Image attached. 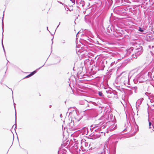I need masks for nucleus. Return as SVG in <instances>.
Wrapping results in <instances>:
<instances>
[{
    "instance_id": "774afa93",
    "label": "nucleus",
    "mask_w": 154,
    "mask_h": 154,
    "mask_svg": "<svg viewBox=\"0 0 154 154\" xmlns=\"http://www.w3.org/2000/svg\"><path fill=\"white\" fill-rule=\"evenodd\" d=\"M126 130V129H125L124 130V131H125Z\"/></svg>"
},
{
    "instance_id": "423d86ee",
    "label": "nucleus",
    "mask_w": 154,
    "mask_h": 154,
    "mask_svg": "<svg viewBox=\"0 0 154 154\" xmlns=\"http://www.w3.org/2000/svg\"><path fill=\"white\" fill-rule=\"evenodd\" d=\"M95 125H98L97 126L99 127L101 130L106 128L107 127L106 123L103 122H100L98 124H97Z\"/></svg>"
},
{
    "instance_id": "6e6552de",
    "label": "nucleus",
    "mask_w": 154,
    "mask_h": 154,
    "mask_svg": "<svg viewBox=\"0 0 154 154\" xmlns=\"http://www.w3.org/2000/svg\"><path fill=\"white\" fill-rule=\"evenodd\" d=\"M129 12H130L129 14L131 16L134 15L135 14V5H133L131 6L130 7H129Z\"/></svg>"
},
{
    "instance_id": "7c9ffc66",
    "label": "nucleus",
    "mask_w": 154,
    "mask_h": 154,
    "mask_svg": "<svg viewBox=\"0 0 154 154\" xmlns=\"http://www.w3.org/2000/svg\"><path fill=\"white\" fill-rule=\"evenodd\" d=\"M108 2L110 5H112V0H109Z\"/></svg>"
},
{
    "instance_id": "09e8293b",
    "label": "nucleus",
    "mask_w": 154,
    "mask_h": 154,
    "mask_svg": "<svg viewBox=\"0 0 154 154\" xmlns=\"http://www.w3.org/2000/svg\"><path fill=\"white\" fill-rule=\"evenodd\" d=\"M72 112H69V115H70V114H72Z\"/></svg>"
},
{
    "instance_id": "c85d7f7f",
    "label": "nucleus",
    "mask_w": 154,
    "mask_h": 154,
    "mask_svg": "<svg viewBox=\"0 0 154 154\" xmlns=\"http://www.w3.org/2000/svg\"><path fill=\"white\" fill-rule=\"evenodd\" d=\"M134 49V48L133 47H131L129 49H128V52H131Z\"/></svg>"
},
{
    "instance_id": "4be33fe9",
    "label": "nucleus",
    "mask_w": 154,
    "mask_h": 154,
    "mask_svg": "<svg viewBox=\"0 0 154 154\" xmlns=\"http://www.w3.org/2000/svg\"><path fill=\"white\" fill-rule=\"evenodd\" d=\"M4 13L3 14V17L2 18V30H3V32H2V35H3V33L4 32V29H3V27H4V23H3V19H4Z\"/></svg>"
},
{
    "instance_id": "69168bd1",
    "label": "nucleus",
    "mask_w": 154,
    "mask_h": 154,
    "mask_svg": "<svg viewBox=\"0 0 154 154\" xmlns=\"http://www.w3.org/2000/svg\"><path fill=\"white\" fill-rule=\"evenodd\" d=\"M11 91H12V89L10 88Z\"/></svg>"
},
{
    "instance_id": "f704fd0d",
    "label": "nucleus",
    "mask_w": 154,
    "mask_h": 154,
    "mask_svg": "<svg viewBox=\"0 0 154 154\" xmlns=\"http://www.w3.org/2000/svg\"><path fill=\"white\" fill-rule=\"evenodd\" d=\"M65 41L64 40H63V41H62V43L63 44H64L65 43Z\"/></svg>"
},
{
    "instance_id": "9b49d317",
    "label": "nucleus",
    "mask_w": 154,
    "mask_h": 154,
    "mask_svg": "<svg viewBox=\"0 0 154 154\" xmlns=\"http://www.w3.org/2000/svg\"><path fill=\"white\" fill-rule=\"evenodd\" d=\"M82 37L83 38V39L84 41H85L86 42H87V40L88 41L90 42H91V41L92 40L87 35H86L85 34L84 35L83 34H82Z\"/></svg>"
},
{
    "instance_id": "603ef678",
    "label": "nucleus",
    "mask_w": 154,
    "mask_h": 154,
    "mask_svg": "<svg viewBox=\"0 0 154 154\" xmlns=\"http://www.w3.org/2000/svg\"><path fill=\"white\" fill-rule=\"evenodd\" d=\"M85 12H86V11H83V13H84V14H85Z\"/></svg>"
},
{
    "instance_id": "f257e3e1",
    "label": "nucleus",
    "mask_w": 154,
    "mask_h": 154,
    "mask_svg": "<svg viewBox=\"0 0 154 154\" xmlns=\"http://www.w3.org/2000/svg\"><path fill=\"white\" fill-rule=\"evenodd\" d=\"M125 73V72H123L121 73L117 77L116 80H117V81L119 80L120 82L121 83H123L125 85H127V84L128 85H130L129 80L130 79L132 78L133 82L135 83V78L134 77L133 75L134 73V70H133L130 72L129 75H128H128L126 74H125L124 76H123L121 77L123 74Z\"/></svg>"
},
{
    "instance_id": "a19ab883",
    "label": "nucleus",
    "mask_w": 154,
    "mask_h": 154,
    "mask_svg": "<svg viewBox=\"0 0 154 154\" xmlns=\"http://www.w3.org/2000/svg\"><path fill=\"white\" fill-rule=\"evenodd\" d=\"M53 38H54V37H53V38L51 39V41H52V44H53Z\"/></svg>"
},
{
    "instance_id": "c03bdc74",
    "label": "nucleus",
    "mask_w": 154,
    "mask_h": 154,
    "mask_svg": "<svg viewBox=\"0 0 154 154\" xmlns=\"http://www.w3.org/2000/svg\"><path fill=\"white\" fill-rule=\"evenodd\" d=\"M71 108V107H70L68 109V112H69V110H70V108Z\"/></svg>"
},
{
    "instance_id": "ddd939ff",
    "label": "nucleus",
    "mask_w": 154,
    "mask_h": 154,
    "mask_svg": "<svg viewBox=\"0 0 154 154\" xmlns=\"http://www.w3.org/2000/svg\"><path fill=\"white\" fill-rule=\"evenodd\" d=\"M74 125V122L73 121L71 120L70 122L68 123L67 126L69 129H72Z\"/></svg>"
},
{
    "instance_id": "c9c22d12",
    "label": "nucleus",
    "mask_w": 154,
    "mask_h": 154,
    "mask_svg": "<svg viewBox=\"0 0 154 154\" xmlns=\"http://www.w3.org/2000/svg\"><path fill=\"white\" fill-rule=\"evenodd\" d=\"M101 154H105V150H104V152H102Z\"/></svg>"
},
{
    "instance_id": "864d4df0",
    "label": "nucleus",
    "mask_w": 154,
    "mask_h": 154,
    "mask_svg": "<svg viewBox=\"0 0 154 154\" xmlns=\"http://www.w3.org/2000/svg\"><path fill=\"white\" fill-rule=\"evenodd\" d=\"M88 109H88L86 108V110H88V109Z\"/></svg>"
},
{
    "instance_id": "9d476101",
    "label": "nucleus",
    "mask_w": 154,
    "mask_h": 154,
    "mask_svg": "<svg viewBox=\"0 0 154 154\" xmlns=\"http://www.w3.org/2000/svg\"><path fill=\"white\" fill-rule=\"evenodd\" d=\"M76 3L79 6H82L83 8L85 5V2L83 0H78L76 1Z\"/></svg>"
},
{
    "instance_id": "4468645a",
    "label": "nucleus",
    "mask_w": 154,
    "mask_h": 154,
    "mask_svg": "<svg viewBox=\"0 0 154 154\" xmlns=\"http://www.w3.org/2000/svg\"><path fill=\"white\" fill-rule=\"evenodd\" d=\"M85 103L84 105V107H86V108L87 107H88L90 106V104H92L94 105L95 104H96V103L94 102H93L92 101L90 102V104L88 103V102L86 100V101H85Z\"/></svg>"
},
{
    "instance_id": "6e6d98bb",
    "label": "nucleus",
    "mask_w": 154,
    "mask_h": 154,
    "mask_svg": "<svg viewBox=\"0 0 154 154\" xmlns=\"http://www.w3.org/2000/svg\"><path fill=\"white\" fill-rule=\"evenodd\" d=\"M103 133V132H100V133Z\"/></svg>"
},
{
    "instance_id": "dca6fc26",
    "label": "nucleus",
    "mask_w": 154,
    "mask_h": 154,
    "mask_svg": "<svg viewBox=\"0 0 154 154\" xmlns=\"http://www.w3.org/2000/svg\"><path fill=\"white\" fill-rule=\"evenodd\" d=\"M129 10V7H126L123 8L122 10V12L123 13L127 14V12L128 10Z\"/></svg>"
},
{
    "instance_id": "37998d69",
    "label": "nucleus",
    "mask_w": 154,
    "mask_h": 154,
    "mask_svg": "<svg viewBox=\"0 0 154 154\" xmlns=\"http://www.w3.org/2000/svg\"><path fill=\"white\" fill-rule=\"evenodd\" d=\"M60 22L59 23V24L57 26V29L58 27L59 26L60 24Z\"/></svg>"
},
{
    "instance_id": "20e7f679",
    "label": "nucleus",
    "mask_w": 154,
    "mask_h": 154,
    "mask_svg": "<svg viewBox=\"0 0 154 154\" xmlns=\"http://www.w3.org/2000/svg\"><path fill=\"white\" fill-rule=\"evenodd\" d=\"M107 94H109V95L108 96L109 98L113 97L114 98L116 99L118 98L117 92L115 90H106V91Z\"/></svg>"
},
{
    "instance_id": "2f4dec72",
    "label": "nucleus",
    "mask_w": 154,
    "mask_h": 154,
    "mask_svg": "<svg viewBox=\"0 0 154 154\" xmlns=\"http://www.w3.org/2000/svg\"><path fill=\"white\" fill-rule=\"evenodd\" d=\"M138 30L140 31V32H143V30L142 29L141 27H139V29H138Z\"/></svg>"
},
{
    "instance_id": "79ce46f5",
    "label": "nucleus",
    "mask_w": 154,
    "mask_h": 154,
    "mask_svg": "<svg viewBox=\"0 0 154 154\" xmlns=\"http://www.w3.org/2000/svg\"><path fill=\"white\" fill-rule=\"evenodd\" d=\"M60 118H62L63 117L62 114H61L60 115Z\"/></svg>"
},
{
    "instance_id": "5701e85b",
    "label": "nucleus",
    "mask_w": 154,
    "mask_h": 154,
    "mask_svg": "<svg viewBox=\"0 0 154 154\" xmlns=\"http://www.w3.org/2000/svg\"><path fill=\"white\" fill-rule=\"evenodd\" d=\"M3 36H2V47H3V50L4 51V52L5 54H6L5 51V48L4 47V45H3Z\"/></svg>"
},
{
    "instance_id": "ea45409f",
    "label": "nucleus",
    "mask_w": 154,
    "mask_h": 154,
    "mask_svg": "<svg viewBox=\"0 0 154 154\" xmlns=\"http://www.w3.org/2000/svg\"><path fill=\"white\" fill-rule=\"evenodd\" d=\"M14 108H15V106L16 105V104L14 103Z\"/></svg>"
},
{
    "instance_id": "58836bf2",
    "label": "nucleus",
    "mask_w": 154,
    "mask_h": 154,
    "mask_svg": "<svg viewBox=\"0 0 154 154\" xmlns=\"http://www.w3.org/2000/svg\"><path fill=\"white\" fill-rule=\"evenodd\" d=\"M68 10H69V11H72L73 10V9H68Z\"/></svg>"
},
{
    "instance_id": "72a5a7b5",
    "label": "nucleus",
    "mask_w": 154,
    "mask_h": 154,
    "mask_svg": "<svg viewBox=\"0 0 154 154\" xmlns=\"http://www.w3.org/2000/svg\"><path fill=\"white\" fill-rule=\"evenodd\" d=\"M70 1L72 2V3H74L75 4V0H70Z\"/></svg>"
},
{
    "instance_id": "680f3d73",
    "label": "nucleus",
    "mask_w": 154,
    "mask_h": 154,
    "mask_svg": "<svg viewBox=\"0 0 154 154\" xmlns=\"http://www.w3.org/2000/svg\"><path fill=\"white\" fill-rule=\"evenodd\" d=\"M54 34H51V35H54Z\"/></svg>"
},
{
    "instance_id": "473e14b6",
    "label": "nucleus",
    "mask_w": 154,
    "mask_h": 154,
    "mask_svg": "<svg viewBox=\"0 0 154 154\" xmlns=\"http://www.w3.org/2000/svg\"><path fill=\"white\" fill-rule=\"evenodd\" d=\"M31 76V75H30V74H29V75H28L27 76H26L24 79L27 78H29V77H30Z\"/></svg>"
},
{
    "instance_id": "e2e57ef3",
    "label": "nucleus",
    "mask_w": 154,
    "mask_h": 154,
    "mask_svg": "<svg viewBox=\"0 0 154 154\" xmlns=\"http://www.w3.org/2000/svg\"><path fill=\"white\" fill-rule=\"evenodd\" d=\"M112 13H111V16H112Z\"/></svg>"
},
{
    "instance_id": "39448f33",
    "label": "nucleus",
    "mask_w": 154,
    "mask_h": 154,
    "mask_svg": "<svg viewBox=\"0 0 154 154\" xmlns=\"http://www.w3.org/2000/svg\"><path fill=\"white\" fill-rule=\"evenodd\" d=\"M96 69L98 71L100 70H103L105 67L104 62L103 61H101L99 63H97Z\"/></svg>"
},
{
    "instance_id": "49530a36",
    "label": "nucleus",
    "mask_w": 154,
    "mask_h": 154,
    "mask_svg": "<svg viewBox=\"0 0 154 154\" xmlns=\"http://www.w3.org/2000/svg\"><path fill=\"white\" fill-rule=\"evenodd\" d=\"M130 94H132V91H130Z\"/></svg>"
},
{
    "instance_id": "bf43d9fd",
    "label": "nucleus",
    "mask_w": 154,
    "mask_h": 154,
    "mask_svg": "<svg viewBox=\"0 0 154 154\" xmlns=\"http://www.w3.org/2000/svg\"><path fill=\"white\" fill-rule=\"evenodd\" d=\"M88 8H86V9H85V10H86L88 9Z\"/></svg>"
},
{
    "instance_id": "0eeeda50",
    "label": "nucleus",
    "mask_w": 154,
    "mask_h": 154,
    "mask_svg": "<svg viewBox=\"0 0 154 154\" xmlns=\"http://www.w3.org/2000/svg\"><path fill=\"white\" fill-rule=\"evenodd\" d=\"M135 113L134 112H131L129 113L130 118L131 122L133 124H135V118L134 115Z\"/></svg>"
},
{
    "instance_id": "de8ad7c7",
    "label": "nucleus",
    "mask_w": 154,
    "mask_h": 154,
    "mask_svg": "<svg viewBox=\"0 0 154 154\" xmlns=\"http://www.w3.org/2000/svg\"><path fill=\"white\" fill-rule=\"evenodd\" d=\"M58 2L60 4H62V2Z\"/></svg>"
},
{
    "instance_id": "6ab92c4d",
    "label": "nucleus",
    "mask_w": 154,
    "mask_h": 154,
    "mask_svg": "<svg viewBox=\"0 0 154 154\" xmlns=\"http://www.w3.org/2000/svg\"><path fill=\"white\" fill-rule=\"evenodd\" d=\"M116 88L118 90H119L121 92L124 91L125 89L119 86H116Z\"/></svg>"
},
{
    "instance_id": "338daca9",
    "label": "nucleus",
    "mask_w": 154,
    "mask_h": 154,
    "mask_svg": "<svg viewBox=\"0 0 154 154\" xmlns=\"http://www.w3.org/2000/svg\"><path fill=\"white\" fill-rule=\"evenodd\" d=\"M88 5H90V3H88Z\"/></svg>"
},
{
    "instance_id": "5fc2aeb1",
    "label": "nucleus",
    "mask_w": 154,
    "mask_h": 154,
    "mask_svg": "<svg viewBox=\"0 0 154 154\" xmlns=\"http://www.w3.org/2000/svg\"><path fill=\"white\" fill-rule=\"evenodd\" d=\"M127 87H130V86H128V85H127Z\"/></svg>"
},
{
    "instance_id": "a878e982",
    "label": "nucleus",
    "mask_w": 154,
    "mask_h": 154,
    "mask_svg": "<svg viewBox=\"0 0 154 154\" xmlns=\"http://www.w3.org/2000/svg\"><path fill=\"white\" fill-rule=\"evenodd\" d=\"M78 143H75L73 146L74 147L75 149H78Z\"/></svg>"
},
{
    "instance_id": "412c9836",
    "label": "nucleus",
    "mask_w": 154,
    "mask_h": 154,
    "mask_svg": "<svg viewBox=\"0 0 154 154\" xmlns=\"http://www.w3.org/2000/svg\"><path fill=\"white\" fill-rule=\"evenodd\" d=\"M85 76L84 74L82 72H81L80 73H79V72L78 73L77 76L79 78L81 77H82L84 76Z\"/></svg>"
},
{
    "instance_id": "a18cd8bd",
    "label": "nucleus",
    "mask_w": 154,
    "mask_h": 154,
    "mask_svg": "<svg viewBox=\"0 0 154 154\" xmlns=\"http://www.w3.org/2000/svg\"><path fill=\"white\" fill-rule=\"evenodd\" d=\"M137 131H138L139 130L138 128V125H137Z\"/></svg>"
},
{
    "instance_id": "0e129e2a",
    "label": "nucleus",
    "mask_w": 154,
    "mask_h": 154,
    "mask_svg": "<svg viewBox=\"0 0 154 154\" xmlns=\"http://www.w3.org/2000/svg\"><path fill=\"white\" fill-rule=\"evenodd\" d=\"M134 134H135V132L133 133Z\"/></svg>"
},
{
    "instance_id": "7ed1b4c3",
    "label": "nucleus",
    "mask_w": 154,
    "mask_h": 154,
    "mask_svg": "<svg viewBox=\"0 0 154 154\" xmlns=\"http://www.w3.org/2000/svg\"><path fill=\"white\" fill-rule=\"evenodd\" d=\"M120 29H121L117 25L109 26L107 28V31L116 37H121L122 34L120 32Z\"/></svg>"
},
{
    "instance_id": "a211bd4d",
    "label": "nucleus",
    "mask_w": 154,
    "mask_h": 154,
    "mask_svg": "<svg viewBox=\"0 0 154 154\" xmlns=\"http://www.w3.org/2000/svg\"><path fill=\"white\" fill-rule=\"evenodd\" d=\"M103 20H102L100 22V23H98L97 24L98 27H101L103 28Z\"/></svg>"
},
{
    "instance_id": "393cba45",
    "label": "nucleus",
    "mask_w": 154,
    "mask_h": 154,
    "mask_svg": "<svg viewBox=\"0 0 154 154\" xmlns=\"http://www.w3.org/2000/svg\"><path fill=\"white\" fill-rule=\"evenodd\" d=\"M86 100H83L80 101L79 102V104L80 105H84L85 103V101H86Z\"/></svg>"
},
{
    "instance_id": "3c124183",
    "label": "nucleus",
    "mask_w": 154,
    "mask_h": 154,
    "mask_svg": "<svg viewBox=\"0 0 154 154\" xmlns=\"http://www.w3.org/2000/svg\"><path fill=\"white\" fill-rule=\"evenodd\" d=\"M77 7L79 9V6H77Z\"/></svg>"
},
{
    "instance_id": "2eb2a0df",
    "label": "nucleus",
    "mask_w": 154,
    "mask_h": 154,
    "mask_svg": "<svg viewBox=\"0 0 154 154\" xmlns=\"http://www.w3.org/2000/svg\"><path fill=\"white\" fill-rule=\"evenodd\" d=\"M45 65V64H44L42 66L40 67L39 68L37 69L36 70L33 71L32 72H31L30 74L31 75V76H32L34 75L37 72V71H38L39 69H40L41 68H42L43 66Z\"/></svg>"
},
{
    "instance_id": "8fccbe9b",
    "label": "nucleus",
    "mask_w": 154,
    "mask_h": 154,
    "mask_svg": "<svg viewBox=\"0 0 154 154\" xmlns=\"http://www.w3.org/2000/svg\"><path fill=\"white\" fill-rule=\"evenodd\" d=\"M48 27H47V30L48 31H49V30H48Z\"/></svg>"
},
{
    "instance_id": "b1692460",
    "label": "nucleus",
    "mask_w": 154,
    "mask_h": 154,
    "mask_svg": "<svg viewBox=\"0 0 154 154\" xmlns=\"http://www.w3.org/2000/svg\"><path fill=\"white\" fill-rule=\"evenodd\" d=\"M94 131H95L96 132H98L99 133L98 134H100V132L101 131V129L99 127L97 129H95L94 130Z\"/></svg>"
},
{
    "instance_id": "4c0bfd02",
    "label": "nucleus",
    "mask_w": 154,
    "mask_h": 154,
    "mask_svg": "<svg viewBox=\"0 0 154 154\" xmlns=\"http://www.w3.org/2000/svg\"><path fill=\"white\" fill-rule=\"evenodd\" d=\"M151 123L150 122H149V126H150V127H149L150 128H151L150 127V126H151Z\"/></svg>"
},
{
    "instance_id": "f8f14e48",
    "label": "nucleus",
    "mask_w": 154,
    "mask_h": 154,
    "mask_svg": "<svg viewBox=\"0 0 154 154\" xmlns=\"http://www.w3.org/2000/svg\"><path fill=\"white\" fill-rule=\"evenodd\" d=\"M142 48V47L139 44L135 43V50H137V52H140Z\"/></svg>"
},
{
    "instance_id": "c756f323",
    "label": "nucleus",
    "mask_w": 154,
    "mask_h": 154,
    "mask_svg": "<svg viewBox=\"0 0 154 154\" xmlns=\"http://www.w3.org/2000/svg\"><path fill=\"white\" fill-rule=\"evenodd\" d=\"M95 125V126H94V127H93V128H92V129H91V130H92V131H94V129H95L96 128H97V127H98V128H99V127H98V126H97L98 125H96H96Z\"/></svg>"
},
{
    "instance_id": "aec40b11",
    "label": "nucleus",
    "mask_w": 154,
    "mask_h": 154,
    "mask_svg": "<svg viewBox=\"0 0 154 154\" xmlns=\"http://www.w3.org/2000/svg\"><path fill=\"white\" fill-rule=\"evenodd\" d=\"M15 124L12 127V128H13L14 127V125H15V128H14V130H16V129L17 128V125L16 124V123H17V116H16V113H15Z\"/></svg>"
},
{
    "instance_id": "e433bc0d",
    "label": "nucleus",
    "mask_w": 154,
    "mask_h": 154,
    "mask_svg": "<svg viewBox=\"0 0 154 154\" xmlns=\"http://www.w3.org/2000/svg\"><path fill=\"white\" fill-rule=\"evenodd\" d=\"M114 63H115L114 62H112V63H111V65H110L111 66H112Z\"/></svg>"
},
{
    "instance_id": "1a4fd4ad",
    "label": "nucleus",
    "mask_w": 154,
    "mask_h": 154,
    "mask_svg": "<svg viewBox=\"0 0 154 154\" xmlns=\"http://www.w3.org/2000/svg\"><path fill=\"white\" fill-rule=\"evenodd\" d=\"M100 134H95V133H91L89 135L90 137H91V139H95L99 138L101 136Z\"/></svg>"
},
{
    "instance_id": "13d9d810",
    "label": "nucleus",
    "mask_w": 154,
    "mask_h": 154,
    "mask_svg": "<svg viewBox=\"0 0 154 154\" xmlns=\"http://www.w3.org/2000/svg\"><path fill=\"white\" fill-rule=\"evenodd\" d=\"M126 36L129 37V36L128 35H126Z\"/></svg>"
},
{
    "instance_id": "f03ea898",
    "label": "nucleus",
    "mask_w": 154,
    "mask_h": 154,
    "mask_svg": "<svg viewBox=\"0 0 154 154\" xmlns=\"http://www.w3.org/2000/svg\"><path fill=\"white\" fill-rule=\"evenodd\" d=\"M119 139V137L116 135L112 136L109 138V148L112 154H116V147Z\"/></svg>"
},
{
    "instance_id": "bb28decb",
    "label": "nucleus",
    "mask_w": 154,
    "mask_h": 154,
    "mask_svg": "<svg viewBox=\"0 0 154 154\" xmlns=\"http://www.w3.org/2000/svg\"><path fill=\"white\" fill-rule=\"evenodd\" d=\"M98 94L101 97H103L104 96V95L101 91H99L98 92Z\"/></svg>"
},
{
    "instance_id": "4d7b16f0",
    "label": "nucleus",
    "mask_w": 154,
    "mask_h": 154,
    "mask_svg": "<svg viewBox=\"0 0 154 154\" xmlns=\"http://www.w3.org/2000/svg\"><path fill=\"white\" fill-rule=\"evenodd\" d=\"M52 46H51V49H52ZM52 51V50H51V51Z\"/></svg>"
},
{
    "instance_id": "052dcab7",
    "label": "nucleus",
    "mask_w": 154,
    "mask_h": 154,
    "mask_svg": "<svg viewBox=\"0 0 154 154\" xmlns=\"http://www.w3.org/2000/svg\"><path fill=\"white\" fill-rule=\"evenodd\" d=\"M78 33H77V35H76V36H77V35H78Z\"/></svg>"
},
{
    "instance_id": "cd10ccee",
    "label": "nucleus",
    "mask_w": 154,
    "mask_h": 154,
    "mask_svg": "<svg viewBox=\"0 0 154 154\" xmlns=\"http://www.w3.org/2000/svg\"><path fill=\"white\" fill-rule=\"evenodd\" d=\"M85 147H88L90 146V144H89L88 143L85 142Z\"/></svg>"
},
{
    "instance_id": "f3484780",
    "label": "nucleus",
    "mask_w": 154,
    "mask_h": 154,
    "mask_svg": "<svg viewBox=\"0 0 154 154\" xmlns=\"http://www.w3.org/2000/svg\"><path fill=\"white\" fill-rule=\"evenodd\" d=\"M129 1L128 0H120L121 3L123 5H126V3H128Z\"/></svg>"
}]
</instances>
